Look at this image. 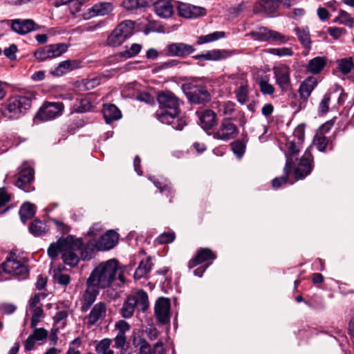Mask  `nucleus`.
I'll list each match as a JSON object with an SVG mask.
<instances>
[{
	"instance_id": "1",
	"label": "nucleus",
	"mask_w": 354,
	"mask_h": 354,
	"mask_svg": "<svg viewBox=\"0 0 354 354\" xmlns=\"http://www.w3.org/2000/svg\"><path fill=\"white\" fill-rule=\"evenodd\" d=\"M118 262L114 259L101 262L91 272L86 281V289L81 300V310L86 312L95 301L100 289L111 286L118 272Z\"/></svg>"
},
{
	"instance_id": "2",
	"label": "nucleus",
	"mask_w": 354,
	"mask_h": 354,
	"mask_svg": "<svg viewBox=\"0 0 354 354\" xmlns=\"http://www.w3.org/2000/svg\"><path fill=\"white\" fill-rule=\"evenodd\" d=\"M157 100L160 110L156 113L158 120L165 124H171L180 113V100L172 92L165 91L158 93Z\"/></svg>"
},
{
	"instance_id": "3",
	"label": "nucleus",
	"mask_w": 354,
	"mask_h": 354,
	"mask_svg": "<svg viewBox=\"0 0 354 354\" xmlns=\"http://www.w3.org/2000/svg\"><path fill=\"white\" fill-rule=\"evenodd\" d=\"M62 258L65 264L71 267H75L80 261V259L83 260L91 259V252H88L84 250V245L81 239L74 240L73 237H68V242L64 245Z\"/></svg>"
},
{
	"instance_id": "4",
	"label": "nucleus",
	"mask_w": 354,
	"mask_h": 354,
	"mask_svg": "<svg viewBox=\"0 0 354 354\" xmlns=\"http://www.w3.org/2000/svg\"><path fill=\"white\" fill-rule=\"evenodd\" d=\"M35 95L32 93L10 97L6 102L3 114L9 118H18L31 107Z\"/></svg>"
},
{
	"instance_id": "5",
	"label": "nucleus",
	"mask_w": 354,
	"mask_h": 354,
	"mask_svg": "<svg viewBox=\"0 0 354 354\" xmlns=\"http://www.w3.org/2000/svg\"><path fill=\"white\" fill-rule=\"evenodd\" d=\"M136 307L142 312L149 308L148 295L143 290H139L134 295L127 297L120 309L121 316L125 319L131 318Z\"/></svg>"
},
{
	"instance_id": "6",
	"label": "nucleus",
	"mask_w": 354,
	"mask_h": 354,
	"mask_svg": "<svg viewBox=\"0 0 354 354\" xmlns=\"http://www.w3.org/2000/svg\"><path fill=\"white\" fill-rule=\"evenodd\" d=\"M134 22L124 20L120 23L109 35L106 44L109 46L117 47L122 45L133 34Z\"/></svg>"
},
{
	"instance_id": "7",
	"label": "nucleus",
	"mask_w": 354,
	"mask_h": 354,
	"mask_svg": "<svg viewBox=\"0 0 354 354\" xmlns=\"http://www.w3.org/2000/svg\"><path fill=\"white\" fill-rule=\"evenodd\" d=\"M3 272L25 279L28 274V270L23 262L17 260L15 254H10L0 266V281L5 279L3 277Z\"/></svg>"
},
{
	"instance_id": "8",
	"label": "nucleus",
	"mask_w": 354,
	"mask_h": 354,
	"mask_svg": "<svg viewBox=\"0 0 354 354\" xmlns=\"http://www.w3.org/2000/svg\"><path fill=\"white\" fill-rule=\"evenodd\" d=\"M212 134L214 139L228 141L238 136L239 129L230 118H226L221 120L218 128Z\"/></svg>"
},
{
	"instance_id": "9",
	"label": "nucleus",
	"mask_w": 354,
	"mask_h": 354,
	"mask_svg": "<svg viewBox=\"0 0 354 354\" xmlns=\"http://www.w3.org/2000/svg\"><path fill=\"white\" fill-rule=\"evenodd\" d=\"M250 35L254 39L261 41L274 42L279 41L282 44L289 41V37L279 32L269 30L266 27H260L250 32Z\"/></svg>"
},
{
	"instance_id": "10",
	"label": "nucleus",
	"mask_w": 354,
	"mask_h": 354,
	"mask_svg": "<svg viewBox=\"0 0 354 354\" xmlns=\"http://www.w3.org/2000/svg\"><path fill=\"white\" fill-rule=\"evenodd\" d=\"M304 137L303 131L300 132V135L297 138L292 140H288L286 142V147L288 152L286 154V164L284 167V171L287 174L290 173L293 165L295 164V160H297V156L300 151L301 143Z\"/></svg>"
},
{
	"instance_id": "11",
	"label": "nucleus",
	"mask_w": 354,
	"mask_h": 354,
	"mask_svg": "<svg viewBox=\"0 0 354 354\" xmlns=\"http://www.w3.org/2000/svg\"><path fill=\"white\" fill-rule=\"evenodd\" d=\"M64 107L61 102H46L39 109L36 118L41 121L53 120L62 115Z\"/></svg>"
},
{
	"instance_id": "12",
	"label": "nucleus",
	"mask_w": 354,
	"mask_h": 354,
	"mask_svg": "<svg viewBox=\"0 0 354 354\" xmlns=\"http://www.w3.org/2000/svg\"><path fill=\"white\" fill-rule=\"evenodd\" d=\"M185 94L192 104H205L211 101V95L203 86H190Z\"/></svg>"
},
{
	"instance_id": "13",
	"label": "nucleus",
	"mask_w": 354,
	"mask_h": 354,
	"mask_svg": "<svg viewBox=\"0 0 354 354\" xmlns=\"http://www.w3.org/2000/svg\"><path fill=\"white\" fill-rule=\"evenodd\" d=\"M276 84L282 92H286L291 85L290 69L285 64H279L273 68Z\"/></svg>"
},
{
	"instance_id": "14",
	"label": "nucleus",
	"mask_w": 354,
	"mask_h": 354,
	"mask_svg": "<svg viewBox=\"0 0 354 354\" xmlns=\"http://www.w3.org/2000/svg\"><path fill=\"white\" fill-rule=\"evenodd\" d=\"M34 180V170L30 167L26 166L21 168L19 173L15 185L25 192H30L34 190L31 183Z\"/></svg>"
},
{
	"instance_id": "15",
	"label": "nucleus",
	"mask_w": 354,
	"mask_h": 354,
	"mask_svg": "<svg viewBox=\"0 0 354 354\" xmlns=\"http://www.w3.org/2000/svg\"><path fill=\"white\" fill-rule=\"evenodd\" d=\"M195 50L196 48L194 46L183 42L171 43L165 48V52L167 55L181 58L187 57Z\"/></svg>"
},
{
	"instance_id": "16",
	"label": "nucleus",
	"mask_w": 354,
	"mask_h": 354,
	"mask_svg": "<svg viewBox=\"0 0 354 354\" xmlns=\"http://www.w3.org/2000/svg\"><path fill=\"white\" fill-rule=\"evenodd\" d=\"M106 315V304L100 301L91 308L90 313L86 317L87 325L94 326L101 324Z\"/></svg>"
},
{
	"instance_id": "17",
	"label": "nucleus",
	"mask_w": 354,
	"mask_h": 354,
	"mask_svg": "<svg viewBox=\"0 0 354 354\" xmlns=\"http://www.w3.org/2000/svg\"><path fill=\"white\" fill-rule=\"evenodd\" d=\"M313 156L311 153L306 151L294 171L295 177L297 180L302 179L309 175L313 169Z\"/></svg>"
},
{
	"instance_id": "18",
	"label": "nucleus",
	"mask_w": 354,
	"mask_h": 354,
	"mask_svg": "<svg viewBox=\"0 0 354 354\" xmlns=\"http://www.w3.org/2000/svg\"><path fill=\"white\" fill-rule=\"evenodd\" d=\"M200 126L205 130H211L217 124L216 113L210 109H199L196 111Z\"/></svg>"
},
{
	"instance_id": "19",
	"label": "nucleus",
	"mask_w": 354,
	"mask_h": 354,
	"mask_svg": "<svg viewBox=\"0 0 354 354\" xmlns=\"http://www.w3.org/2000/svg\"><path fill=\"white\" fill-rule=\"evenodd\" d=\"M177 11L180 17L187 19L196 18L205 14L204 8L183 2L178 3Z\"/></svg>"
},
{
	"instance_id": "20",
	"label": "nucleus",
	"mask_w": 354,
	"mask_h": 354,
	"mask_svg": "<svg viewBox=\"0 0 354 354\" xmlns=\"http://www.w3.org/2000/svg\"><path fill=\"white\" fill-rule=\"evenodd\" d=\"M170 301L168 298L160 297L155 304V313L157 319L162 324H166L170 318Z\"/></svg>"
},
{
	"instance_id": "21",
	"label": "nucleus",
	"mask_w": 354,
	"mask_h": 354,
	"mask_svg": "<svg viewBox=\"0 0 354 354\" xmlns=\"http://www.w3.org/2000/svg\"><path fill=\"white\" fill-rule=\"evenodd\" d=\"M32 333L26 339L24 348L26 351H32L37 342L42 344L48 337V332L44 328H32Z\"/></svg>"
},
{
	"instance_id": "22",
	"label": "nucleus",
	"mask_w": 354,
	"mask_h": 354,
	"mask_svg": "<svg viewBox=\"0 0 354 354\" xmlns=\"http://www.w3.org/2000/svg\"><path fill=\"white\" fill-rule=\"evenodd\" d=\"M232 54V52L229 50L214 49L207 50L205 53L194 55L193 58L196 60L218 61L225 59Z\"/></svg>"
},
{
	"instance_id": "23",
	"label": "nucleus",
	"mask_w": 354,
	"mask_h": 354,
	"mask_svg": "<svg viewBox=\"0 0 354 354\" xmlns=\"http://www.w3.org/2000/svg\"><path fill=\"white\" fill-rule=\"evenodd\" d=\"M317 85V81L314 77H308L301 83L298 89L301 100L299 104L300 107L301 106L302 103L304 104L307 102L312 91L315 89Z\"/></svg>"
},
{
	"instance_id": "24",
	"label": "nucleus",
	"mask_w": 354,
	"mask_h": 354,
	"mask_svg": "<svg viewBox=\"0 0 354 354\" xmlns=\"http://www.w3.org/2000/svg\"><path fill=\"white\" fill-rule=\"evenodd\" d=\"M216 254L209 248L199 249L194 257L188 263V268L192 269L195 266L208 261H213L216 259Z\"/></svg>"
},
{
	"instance_id": "25",
	"label": "nucleus",
	"mask_w": 354,
	"mask_h": 354,
	"mask_svg": "<svg viewBox=\"0 0 354 354\" xmlns=\"http://www.w3.org/2000/svg\"><path fill=\"white\" fill-rule=\"evenodd\" d=\"M82 67V62L80 59H68L61 62L59 65L52 71V74L56 76H61L68 72L80 68Z\"/></svg>"
},
{
	"instance_id": "26",
	"label": "nucleus",
	"mask_w": 354,
	"mask_h": 354,
	"mask_svg": "<svg viewBox=\"0 0 354 354\" xmlns=\"http://www.w3.org/2000/svg\"><path fill=\"white\" fill-rule=\"evenodd\" d=\"M11 28L20 35L27 34L36 29V24L32 19H14L12 21Z\"/></svg>"
},
{
	"instance_id": "27",
	"label": "nucleus",
	"mask_w": 354,
	"mask_h": 354,
	"mask_svg": "<svg viewBox=\"0 0 354 354\" xmlns=\"http://www.w3.org/2000/svg\"><path fill=\"white\" fill-rule=\"evenodd\" d=\"M279 0H259L254 7L256 14L271 15L278 8Z\"/></svg>"
},
{
	"instance_id": "28",
	"label": "nucleus",
	"mask_w": 354,
	"mask_h": 354,
	"mask_svg": "<svg viewBox=\"0 0 354 354\" xmlns=\"http://www.w3.org/2000/svg\"><path fill=\"white\" fill-rule=\"evenodd\" d=\"M118 241V233L113 230H109L100 236L97 244L101 250H108L113 248Z\"/></svg>"
},
{
	"instance_id": "29",
	"label": "nucleus",
	"mask_w": 354,
	"mask_h": 354,
	"mask_svg": "<svg viewBox=\"0 0 354 354\" xmlns=\"http://www.w3.org/2000/svg\"><path fill=\"white\" fill-rule=\"evenodd\" d=\"M156 13L160 17L167 18L174 12L171 0H158L153 3Z\"/></svg>"
},
{
	"instance_id": "30",
	"label": "nucleus",
	"mask_w": 354,
	"mask_h": 354,
	"mask_svg": "<svg viewBox=\"0 0 354 354\" xmlns=\"http://www.w3.org/2000/svg\"><path fill=\"white\" fill-rule=\"evenodd\" d=\"M113 6L111 2H99L88 9L91 17L104 16L111 12Z\"/></svg>"
},
{
	"instance_id": "31",
	"label": "nucleus",
	"mask_w": 354,
	"mask_h": 354,
	"mask_svg": "<svg viewBox=\"0 0 354 354\" xmlns=\"http://www.w3.org/2000/svg\"><path fill=\"white\" fill-rule=\"evenodd\" d=\"M103 115L106 122L110 124L114 120H119L122 117V113L115 105L109 104L104 106Z\"/></svg>"
},
{
	"instance_id": "32",
	"label": "nucleus",
	"mask_w": 354,
	"mask_h": 354,
	"mask_svg": "<svg viewBox=\"0 0 354 354\" xmlns=\"http://www.w3.org/2000/svg\"><path fill=\"white\" fill-rule=\"evenodd\" d=\"M294 31L303 47L306 49L310 48L312 41L308 27H296Z\"/></svg>"
},
{
	"instance_id": "33",
	"label": "nucleus",
	"mask_w": 354,
	"mask_h": 354,
	"mask_svg": "<svg viewBox=\"0 0 354 354\" xmlns=\"http://www.w3.org/2000/svg\"><path fill=\"white\" fill-rule=\"evenodd\" d=\"M326 64V57H316L308 62L306 69L313 74H318L324 68Z\"/></svg>"
},
{
	"instance_id": "34",
	"label": "nucleus",
	"mask_w": 354,
	"mask_h": 354,
	"mask_svg": "<svg viewBox=\"0 0 354 354\" xmlns=\"http://www.w3.org/2000/svg\"><path fill=\"white\" fill-rule=\"evenodd\" d=\"M91 104L87 97H77L71 105V112L84 113L88 111Z\"/></svg>"
},
{
	"instance_id": "35",
	"label": "nucleus",
	"mask_w": 354,
	"mask_h": 354,
	"mask_svg": "<svg viewBox=\"0 0 354 354\" xmlns=\"http://www.w3.org/2000/svg\"><path fill=\"white\" fill-rule=\"evenodd\" d=\"M152 266L153 264L150 257H148L147 259L140 261L134 273V279H140L145 277L150 272Z\"/></svg>"
},
{
	"instance_id": "36",
	"label": "nucleus",
	"mask_w": 354,
	"mask_h": 354,
	"mask_svg": "<svg viewBox=\"0 0 354 354\" xmlns=\"http://www.w3.org/2000/svg\"><path fill=\"white\" fill-rule=\"evenodd\" d=\"M35 214V206L30 203H24L19 209L21 220L24 223H25L27 220L32 218Z\"/></svg>"
},
{
	"instance_id": "37",
	"label": "nucleus",
	"mask_w": 354,
	"mask_h": 354,
	"mask_svg": "<svg viewBox=\"0 0 354 354\" xmlns=\"http://www.w3.org/2000/svg\"><path fill=\"white\" fill-rule=\"evenodd\" d=\"M68 237L66 239H59L56 243H53L50 245L48 249V254L50 257L55 259L58 256L59 252L62 254L64 245L67 243Z\"/></svg>"
},
{
	"instance_id": "38",
	"label": "nucleus",
	"mask_w": 354,
	"mask_h": 354,
	"mask_svg": "<svg viewBox=\"0 0 354 354\" xmlns=\"http://www.w3.org/2000/svg\"><path fill=\"white\" fill-rule=\"evenodd\" d=\"M225 36V32L223 31H216L206 35H202L198 37L197 44L201 45L205 43L212 42L217 41L219 39L223 38Z\"/></svg>"
},
{
	"instance_id": "39",
	"label": "nucleus",
	"mask_w": 354,
	"mask_h": 354,
	"mask_svg": "<svg viewBox=\"0 0 354 354\" xmlns=\"http://www.w3.org/2000/svg\"><path fill=\"white\" fill-rule=\"evenodd\" d=\"M48 46L52 59L60 57L68 50L69 47V46L65 43H57Z\"/></svg>"
},
{
	"instance_id": "40",
	"label": "nucleus",
	"mask_w": 354,
	"mask_h": 354,
	"mask_svg": "<svg viewBox=\"0 0 354 354\" xmlns=\"http://www.w3.org/2000/svg\"><path fill=\"white\" fill-rule=\"evenodd\" d=\"M112 340L109 338H104L100 340L95 345V351L98 354H114L113 351L111 348Z\"/></svg>"
},
{
	"instance_id": "41",
	"label": "nucleus",
	"mask_w": 354,
	"mask_h": 354,
	"mask_svg": "<svg viewBox=\"0 0 354 354\" xmlns=\"http://www.w3.org/2000/svg\"><path fill=\"white\" fill-rule=\"evenodd\" d=\"M335 22L350 28L354 26V19L344 10H339L338 15L335 17Z\"/></svg>"
},
{
	"instance_id": "42",
	"label": "nucleus",
	"mask_w": 354,
	"mask_h": 354,
	"mask_svg": "<svg viewBox=\"0 0 354 354\" xmlns=\"http://www.w3.org/2000/svg\"><path fill=\"white\" fill-rule=\"evenodd\" d=\"M47 230L46 223L39 220H35L29 227L30 232L34 236H41L46 233Z\"/></svg>"
},
{
	"instance_id": "43",
	"label": "nucleus",
	"mask_w": 354,
	"mask_h": 354,
	"mask_svg": "<svg viewBox=\"0 0 354 354\" xmlns=\"http://www.w3.org/2000/svg\"><path fill=\"white\" fill-rule=\"evenodd\" d=\"M102 78H105V75H100L98 76L91 77L82 80V84L86 90H91L98 86Z\"/></svg>"
},
{
	"instance_id": "44",
	"label": "nucleus",
	"mask_w": 354,
	"mask_h": 354,
	"mask_svg": "<svg viewBox=\"0 0 354 354\" xmlns=\"http://www.w3.org/2000/svg\"><path fill=\"white\" fill-rule=\"evenodd\" d=\"M30 309L32 313L30 327L35 328V326H37L41 319L44 317V312L42 308V306L30 308Z\"/></svg>"
},
{
	"instance_id": "45",
	"label": "nucleus",
	"mask_w": 354,
	"mask_h": 354,
	"mask_svg": "<svg viewBox=\"0 0 354 354\" xmlns=\"http://www.w3.org/2000/svg\"><path fill=\"white\" fill-rule=\"evenodd\" d=\"M257 84L261 92L263 95H272L275 91V88L273 85L269 83L268 80H266L264 78L259 79L257 82Z\"/></svg>"
},
{
	"instance_id": "46",
	"label": "nucleus",
	"mask_w": 354,
	"mask_h": 354,
	"mask_svg": "<svg viewBox=\"0 0 354 354\" xmlns=\"http://www.w3.org/2000/svg\"><path fill=\"white\" fill-rule=\"evenodd\" d=\"M235 104L231 101L219 103L218 106V111L224 115H232L234 112Z\"/></svg>"
},
{
	"instance_id": "47",
	"label": "nucleus",
	"mask_w": 354,
	"mask_h": 354,
	"mask_svg": "<svg viewBox=\"0 0 354 354\" xmlns=\"http://www.w3.org/2000/svg\"><path fill=\"white\" fill-rule=\"evenodd\" d=\"M133 344L139 348L140 354H150L151 347L145 339L142 337L135 339Z\"/></svg>"
},
{
	"instance_id": "48",
	"label": "nucleus",
	"mask_w": 354,
	"mask_h": 354,
	"mask_svg": "<svg viewBox=\"0 0 354 354\" xmlns=\"http://www.w3.org/2000/svg\"><path fill=\"white\" fill-rule=\"evenodd\" d=\"M34 56L39 62H43L46 59H52L48 46L39 48L34 53Z\"/></svg>"
},
{
	"instance_id": "49",
	"label": "nucleus",
	"mask_w": 354,
	"mask_h": 354,
	"mask_svg": "<svg viewBox=\"0 0 354 354\" xmlns=\"http://www.w3.org/2000/svg\"><path fill=\"white\" fill-rule=\"evenodd\" d=\"M353 67L351 59H342L338 62V68L344 75L349 73Z\"/></svg>"
},
{
	"instance_id": "50",
	"label": "nucleus",
	"mask_w": 354,
	"mask_h": 354,
	"mask_svg": "<svg viewBox=\"0 0 354 354\" xmlns=\"http://www.w3.org/2000/svg\"><path fill=\"white\" fill-rule=\"evenodd\" d=\"M237 100L241 104L245 103L248 100V92L246 85H241L235 91Z\"/></svg>"
},
{
	"instance_id": "51",
	"label": "nucleus",
	"mask_w": 354,
	"mask_h": 354,
	"mask_svg": "<svg viewBox=\"0 0 354 354\" xmlns=\"http://www.w3.org/2000/svg\"><path fill=\"white\" fill-rule=\"evenodd\" d=\"M84 1L85 0H56V3L57 6H59L73 3L74 9H71V12L73 15H75L76 12L80 11V6Z\"/></svg>"
},
{
	"instance_id": "52",
	"label": "nucleus",
	"mask_w": 354,
	"mask_h": 354,
	"mask_svg": "<svg viewBox=\"0 0 354 354\" xmlns=\"http://www.w3.org/2000/svg\"><path fill=\"white\" fill-rule=\"evenodd\" d=\"M268 52L277 56H291L293 54L292 50L290 48H270Z\"/></svg>"
},
{
	"instance_id": "53",
	"label": "nucleus",
	"mask_w": 354,
	"mask_h": 354,
	"mask_svg": "<svg viewBox=\"0 0 354 354\" xmlns=\"http://www.w3.org/2000/svg\"><path fill=\"white\" fill-rule=\"evenodd\" d=\"M313 143L319 151H324L328 145V140L325 136H316L314 138Z\"/></svg>"
},
{
	"instance_id": "54",
	"label": "nucleus",
	"mask_w": 354,
	"mask_h": 354,
	"mask_svg": "<svg viewBox=\"0 0 354 354\" xmlns=\"http://www.w3.org/2000/svg\"><path fill=\"white\" fill-rule=\"evenodd\" d=\"M175 234L174 232L162 233L158 236L156 241L158 244H167L174 241Z\"/></svg>"
},
{
	"instance_id": "55",
	"label": "nucleus",
	"mask_w": 354,
	"mask_h": 354,
	"mask_svg": "<svg viewBox=\"0 0 354 354\" xmlns=\"http://www.w3.org/2000/svg\"><path fill=\"white\" fill-rule=\"evenodd\" d=\"M232 149L237 157L241 158L245 153V146L239 140L235 141L231 144Z\"/></svg>"
},
{
	"instance_id": "56",
	"label": "nucleus",
	"mask_w": 354,
	"mask_h": 354,
	"mask_svg": "<svg viewBox=\"0 0 354 354\" xmlns=\"http://www.w3.org/2000/svg\"><path fill=\"white\" fill-rule=\"evenodd\" d=\"M115 328L118 330V334L125 335V333L130 330L131 327L128 322L123 319H120L115 322Z\"/></svg>"
},
{
	"instance_id": "57",
	"label": "nucleus",
	"mask_w": 354,
	"mask_h": 354,
	"mask_svg": "<svg viewBox=\"0 0 354 354\" xmlns=\"http://www.w3.org/2000/svg\"><path fill=\"white\" fill-rule=\"evenodd\" d=\"M142 46L138 44H133L129 50L122 53V56L125 57H131L137 55L141 50Z\"/></svg>"
},
{
	"instance_id": "58",
	"label": "nucleus",
	"mask_w": 354,
	"mask_h": 354,
	"mask_svg": "<svg viewBox=\"0 0 354 354\" xmlns=\"http://www.w3.org/2000/svg\"><path fill=\"white\" fill-rule=\"evenodd\" d=\"M330 100V96L329 93H326L324 95L323 99L320 102L319 104V111L322 114H325L328 111L329 109V102Z\"/></svg>"
},
{
	"instance_id": "59",
	"label": "nucleus",
	"mask_w": 354,
	"mask_h": 354,
	"mask_svg": "<svg viewBox=\"0 0 354 354\" xmlns=\"http://www.w3.org/2000/svg\"><path fill=\"white\" fill-rule=\"evenodd\" d=\"M113 342L115 348L120 350L125 349V346L127 344L126 335H121V334H117L113 339Z\"/></svg>"
},
{
	"instance_id": "60",
	"label": "nucleus",
	"mask_w": 354,
	"mask_h": 354,
	"mask_svg": "<svg viewBox=\"0 0 354 354\" xmlns=\"http://www.w3.org/2000/svg\"><path fill=\"white\" fill-rule=\"evenodd\" d=\"M54 279L63 286H67L70 282V277L68 274L60 273L59 271L55 272Z\"/></svg>"
},
{
	"instance_id": "61",
	"label": "nucleus",
	"mask_w": 354,
	"mask_h": 354,
	"mask_svg": "<svg viewBox=\"0 0 354 354\" xmlns=\"http://www.w3.org/2000/svg\"><path fill=\"white\" fill-rule=\"evenodd\" d=\"M328 32L335 39H337L342 35L346 34V30L339 27H328Z\"/></svg>"
},
{
	"instance_id": "62",
	"label": "nucleus",
	"mask_w": 354,
	"mask_h": 354,
	"mask_svg": "<svg viewBox=\"0 0 354 354\" xmlns=\"http://www.w3.org/2000/svg\"><path fill=\"white\" fill-rule=\"evenodd\" d=\"M17 51V46L15 44H11L8 48H5L4 55L10 60H14L16 58L15 53Z\"/></svg>"
},
{
	"instance_id": "63",
	"label": "nucleus",
	"mask_w": 354,
	"mask_h": 354,
	"mask_svg": "<svg viewBox=\"0 0 354 354\" xmlns=\"http://www.w3.org/2000/svg\"><path fill=\"white\" fill-rule=\"evenodd\" d=\"M10 200V195L6 192L5 187L0 188V207L4 206Z\"/></svg>"
},
{
	"instance_id": "64",
	"label": "nucleus",
	"mask_w": 354,
	"mask_h": 354,
	"mask_svg": "<svg viewBox=\"0 0 354 354\" xmlns=\"http://www.w3.org/2000/svg\"><path fill=\"white\" fill-rule=\"evenodd\" d=\"M16 309L17 307L12 304H3L0 306V311L3 314H12Z\"/></svg>"
}]
</instances>
